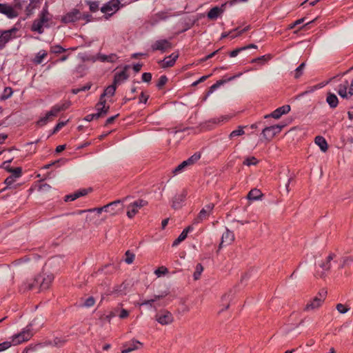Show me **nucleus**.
I'll return each mask as SVG.
<instances>
[{"label": "nucleus", "instance_id": "f257e3e1", "mask_svg": "<svg viewBox=\"0 0 353 353\" xmlns=\"http://www.w3.org/2000/svg\"><path fill=\"white\" fill-rule=\"evenodd\" d=\"M50 19L48 8H43L39 13V17L34 20L30 28L31 31L37 32L39 34H43L44 32V28H50L49 21Z\"/></svg>", "mask_w": 353, "mask_h": 353}, {"label": "nucleus", "instance_id": "f03ea898", "mask_svg": "<svg viewBox=\"0 0 353 353\" xmlns=\"http://www.w3.org/2000/svg\"><path fill=\"white\" fill-rule=\"evenodd\" d=\"M21 8L22 4L20 0H15L14 5H10L6 3H0V13L6 15L9 19H13L18 17Z\"/></svg>", "mask_w": 353, "mask_h": 353}, {"label": "nucleus", "instance_id": "7ed1b4c3", "mask_svg": "<svg viewBox=\"0 0 353 353\" xmlns=\"http://www.w3.org/2000/svg\"><path fill=\"white\" fill-rule=\"evenodd\" d=\"M32 324L28 325L25 329H23L21 332L14 334L12 337V345H17L23 342L28 341L31 339L33 336V333L32 332Z\"/></svg>", "mask_w": 353, "mask_h": 353}, {"label": "nucleus", "instance_id": "20e7f679", "mask_svg": "<svg viewBox=\"0 0 353 353\" xmlns=\"http://www.w3.org/2000/svg\"><path fill=\"white\" fill-rule=\"evenodd\" d=\"M327 291L324 289L321 290L319 292L318 295L306 304L304 310H314L321 307L325 299Z\"/></svg>", "mask_w": 353, "mask_h": 353}, {"label": "nucleus", "instance_id": "39448f33", "mask_svg": "<svg viewBox=\"0 0 353 353\" xmlns=\"http://www.w3.org/2000/svg\"><path fill=\"white\" fill-rule=\"evenodd\" d=\"M53 280L54 276L52 274L42 272L35 276V282L39 283V290L41 291L48 289Z\"/></svg>", "mask_w": 353, "mask_h": 353}, {"label": "nucleus", "instance_id": "423d86ee", "mask_svg": "<svg viewBox=\"0 0 353 353\" xmlns=\"http://www.w3.org/2000/svg\"><path fill=\"white\" fill-rule=\"evenodd\" d=\"M214 208V203H208L205 205L199 212L197 216L194 220V224H198L206 219L212 214Z\"/></svg>", "mask_w": 353, "mask_h": 353}, {"label": "nucleus", "instance_id": "0eeeda50", "mask_svg": "<svg viewBox=\"0 0 353 353\" xmlns=\"http://www.w3.org/2000/svg\"><path fill=\"white\" fill-rule=\"evenodd\" d=\"M283 125H274L265 127L263 129L261 134L264 139L270 141L276 134L281 132Z\"/></svg>", "mask_w": 353, "mask_h": 353}, {"label": "nucleus", "instance_id": "6e6552de", "mask_svg": "<svg viewBox=\"0 0 353 353\" xmlns=\"http://www.w3.org/2000/svg\"><path fill=\"white\" fill-rule=\"evenodd\" d=\"M148 205V201L143 199H138L128 206L127 216L132 219L139 212V210Z\"/></svg>", "mask_w": 353, "mask_h": 353}, {"label": "nucleus", "instance_id": "1a4fd4ad", "mask_svg": "<svg viewBox=\"0 0 353 353\" xmlns=\"http://www.w3.org/2000/svg\"><path fill=\"white\" fill-rule=\"evenodd\" d=\"M18 30V28H12L0 33V50L3 49L8 41L17 37Z\"/></svg>", "mask_w": 353, "mask_h": 353}, {"label": "nucleus", "instance_id": "9d476101", "mask_svg": "<svg viewBox=\"0 0 353 353\" xmlns=\"http://www.w3.org/2000/svg\"><path fill=\"white\" fill-rule=\"evenodd\" d=\"M81 19V12L77 9L73 8L70 12L65 13L61 17V21L63 23H75Z\"/></svg>", "mask_w": 353, "mask_h": 353}, {"label": "nucleus", "instance_id": "9b49d317", "mask_svg": "<svg viewBox=\"0 0 353 353\" xmlns=\"http://www.w3.org/2000/svg\"><path fill=\"white\" fill-rule=\"evenodd\" d=\"M155 320L162 325L171 324L174 321L172 313L168 310H161L155 316Z\"/></svg>", "mask_w": 353, "mask_h": 353}, {"label": "nucleus", "instance_id": "f8f14e48", "mask_svg": "<svg viewBox=\"0 0 353 353\" xmlns=\"http://www.w3.org/2000/svg\"><path fill=\"white\" fill-rule=\"evenodd\" d=\"M119 0H111L101 8V11L110 17L119 10Z\"/></svg>", "mask_w": 353, "mask_h": 353}, {"label": "nucleus", "instance_id": "ddd939ff", "mask_svg": "<svg viewBox=\"0 0 353 353\" xmlns=\"http://www.w3.org/2000/svg\"><path fill=\"white\" fill-rule=\"evenodd\" d=\"M336 257V254L334 253H330L328 256L326 258L325 261H322L319 266L322 269V271L319 272H317V276L323 278L326 275V272H327L331 268V261Z\"/></svg>", "mask_w": 353, "mask_h": 353}, {"label": "nucleus", "instance_id": "4468645a", "mask_svg": "<svg viewBox=\"0 0 353 353\" xmlns=\"http://www.w3.org/2000/svg\"><path fill=\"white\" fill-rule=\"evenodd\" d=\"M172 46L171 42L168 39H160L154 42L151 46L152 51H161L164 52L168 49L172 48Z\"/></svg>", "mask_w": 353, "mask_h": 353}, {"label": "nucleus", "instance_id": "2eb2a0df", "mask_svg": "<svg viewBox=\"0 0 353 353\" xmlns=\"http://www.w3.org/2000/svg\"><path fill=\"white\" fill-rule=\"evenodd\" d=\"M179 56L178 52H173L170 55L165 57L163 60L159 61L158 63L162 68L172 67L175 64Z\"/></svg>", "mask_w": 353, "mask_h": 353}, {"label": "nucleus", "instance_id": "dca6fc26", "mask_svg": "<svg viewBox=\"0 0 353 353\" xmlns=\"http://www.w3.org/2000/svg\"><path fill=\"white\" fill-rule=\"evenodd\" d=\"M143 347V343L136 339L126 342L123 345L121 353H129L134 350L141 349Z\"/></svg>", "mask_w": 353, "mask_h": 353}, {"label": "nucleus", "instance_id": "f3484780", "mask_svg": "<svg viewBox=\"0 0 353 353\" xmlns=\"http://www.w3.org/2000/svg\"><path fill=\"white\" fill-rule=\"evenodd\" d=\"M97 112L95 113L98 118L105 117L110 109V105H106V100L99 99V102L95 105Z\"/></svg>", "mask_w": 353, "mask_h": 353}, {"label": "nucleus", "instance_id": "a211bd4d", "mask_svg": "<svg viewBox=\"0 0 353 353\" xmlns=\"http://www.w3.org/2000/svg\"><path fill=\"white\" fill-rule=\"evenodd\" d=\"M290 111V106L289 105H285L281 107L276 108L274 110L271 114L265 115L264 117L269 118L272 117L274 119H278L282 115L288 114Z\"/></svg>", "mask_w": 353, "mask_h": 353}, {"label": "nucleus", "instance_id": "6ab92c4d", "mask_svg": "<svg viewBox=\"0 0 353 353\" xmlns=\"http://www.w3.org/2000/svg\"><path fill=\"white\" fill-rule=\"evenodd\" d=\"M92 191L91 188L89 189H81L79 190L76 191L75 192L72 194H70L68 195H65L64 197V201L65 202L68 201H72L76 200L77 199L87 195L89 192Z\"/></svg>", "mask_w": 353, "mask_h": 353}, {"label": "nucleus", "instance_id": "aec40b11", "mask_svg": "<svg viewBox=\"0 0 353 353\" xmlns=\"http://www.w3.org/2000/svg\"><path fill=\"white\" fill-rule=\"evenodd\" d=\"M105 206H108L109 208L105 210V212L110 213L111 215L117 214L120 210L122 209V201L121 200H116L113 202H111Z\"/></svg>", "mask_w": 353, "mask_h": 353}, {"label": "nucleus", "instance_id": "412c9836", "mask_svg": "<svg viewBox=\"0 0 353 353\" xmlns=\"http://www.w3.org/2000/svg\"><path fill=\"white\" fill-rule=\"evenodd\" d=\"M130 68L129 65H125L123 70L117 72L114 75V83L115 85L119 84L121 82L124 81L125 80L128 79L129 77V75L128 74V70Z\"/></svg>", "mask_w": 353, "mask_h": 353}, {"label": "nucleus", "instance_id": "4be33fe9", "mask_svg": "<svg viewBox=\"0 0 353 353\" xmlns=\"http://www.w3.org/2000/svg\"><path fill=\"white\" fill-rule=\"evenodd\" d=\"M187 196V191L183 190L181 193L175 195L172 200V207L174 209L179 208Z\"/></svg>", "mask_w": 353, "mask_h": 353}, {"label": "nucleus", "instance_id": "5701e85b", "mask_svg": "<svg viewBox=\"0 0 353 353\" xmlns=\"http://www.w3.org/2000/svg\"><path fill=\"white\" fill-rule=\"evenodd\" d=\"M165 295L161 294V295H154L152 299L149 300H145L141 303H139L138 305L139 306H143L147 305L149 307L154 308V310H157V305L154 304L155 302L157 301H160L161 299L165 297Z\"/></svg>", "mask_w": 353, "mask_h": 353}, {"label": "nucleus", "instance_id": "b1692460", "mask_svg": "<svg viewBox=\"0 0 353 353\" xmlns=\"http://www.w3.org/2000/svg\"><path fill=\"white\" fill-rule=\"evenodd\" d=\"M193 230V227L191 226V225H189L188 227H187L186 228H185L182 232L180 234V235L177 237V239H176L173 243H172V246L173 247H175L176 245H178L181 242H182L183 241H184L187 236H188V234L192 231Z\"/></svg>", "mask_w": 353, "mask_h": 353}, {"label": "nucleus", "instance_id": "393cba45", "mask_svg": "<svg viewBox=\"0 0 353 353\" xmlns=\"http://www.w3.org/2000/svg\"><path fill=\"white\" fill-rule=\"evenodd\" d=\"M234 239V236L232 232L229 230H226V231L223 234L221 237V242L220 243V247L223 245H229L230 244Z\"/></svg>", "mask_w": 353, "mask_h": 353}, {"label": "nucleus", "instance_id": "a878e982", "mask_svg": "<svg viewBox=\"0 0 353 353\" xmlns=\"http://www.w3.org/2000/svg\"><path fill=\"white\" fill-rule=\"evenodd\" d=\"M68 108V105L62 104V105H55L50 109L48 112L51 115V117L54 119L57 117L58 114L61 112L65 110Z\"/></svg>", "mask_w": 353, "mask_h": 353}, {"label": "nucleus", "instance_id": "bb28decb", "mask_svg": "<svg viewBox=\"0 0 353 353\" xmlns=\"http://www.w3.org/2000/svg\"><path fill=\"white\" fill-rule=\"evenodd\" d=\"M117 90V85H115L114 83L108 86L103 91V92L100 96V99L105 100V97H113L115 94Z\"/></svg>", "mask_w": 353, "mask_h": 353}, {"label": "nucleus", "instance_id": "cd10ccee", "mask_svg": "<svg viewBox=\"0 0 353 353\" xmlns=\"http://www.w3.org/2000/svg\"><path fill=\"white\" fill-rule=\"evenodd\" d=\"M326 102L331 108H335L339 104V99L336 94L329 92L326 97Z\"/></svg>", "mask_w": 353, "mask_h": 353}, {"label": "nucleus", "instance_id": "c85d7f7f", "mask_svg": "<svg viewBox=\"0 0 353 353\" xmlns=\"http://www.w3.org/2000/svg\"><path fill=\"white\" fill-rule=\"evenodd\" d=\"M263 196L262 192L260 190L254 188L251 190L248 194L247 198L249 200L256 201L260 199Z\"/></svg>", "mask_w": 353, "mask_h": 353}, {"label": "nucleus", "instance_id": "c756f323", "mask_svg": "<svg viewBox=\"0 0 353 353\" xmlns=\"http://www.w3.org/2000/svg\"><path fill=\"white\" fill-rule=\"evenodd\" d=\"M314 142L317 145L319 146L320 149L323 152H326L327 150V143L324 137L321 136H317L314 139Z\"/></svg>", "mask_w": 353, "mask_h": 353}, {"label": "nucleus", "instance_id": "7c9ffc66", "mask_svg": "<svg viewBox=\"0 0 353 353\" xmlns=\"http://www.w3.org/2000/svg\"><path fill=\"white\" fill-rule=\"evenodd\" d=\"M22 288L23 290H37V292H41L39 290V283H37L35 282V278L32 281H30L28 283H23L22 285Z\"/></svg>", "mask_w": 353, "mask_h": 353}, {"label": "nucleus", "instance_id": "2f4dec72", "mask_svg": "<svg viewBox=\"0 0 353 353\" xmlns=\"http://www.w3.org/2000/svg\"><path fill=\"white\" fill-rule=\"evenodd\" d=\"M118 57L115 54H110L109 55L99 54L98 59L101 62L114 63L117 60Z\"/></svg>", "mask_w": 353, "mask_h": 353}, {"label": "nucleus", "instance_id": "473e14b6", "mask_svg": "<svg viewBox=\"0 0 353 353\" xmlns=\"http://www.w3.org/2000/svg\"><path fill=\"white\" fill-rule=\"evenodd\" d=\"M248 126L239 125L236 130H234L230 132L229 134V139H232L236 137H239L245 134L244 129Z\"/></svg>", "mask_w": 353, "mask_h": 353}, {"label": "nucleus", "instance_id": "72a5a7b5", "mask_svg": "<svg viewBox=\"0 0 353 353\" xmlns=\"http://www.w3.org/2000/svg\"><path fill=\"white\" fill-rule=\"evenodd\" d=\"M348 87V82L346 81L344 84H340L339 85L338 88V94L342 97V98H347V89Z\"/></svg>", "mask_w": 353, "mask_h": 353}, {"label": "nucleus", "instance_id": "f704fd0d", "mask_svg": "<svg viewBox=\"0 0 353 353\" xmlns=\"http://www.w3.org/2000/svg\"><path fill=\"white\" fill-rule=\"evenodd\" d=\"M54 119L51 117V115H50V114L48 112L46 113V114L43 117H41L37 122V125L40 126V127H42L45 125H46L49 121H52Z\"/></svg>", "mask_w": 353, "mask_h": 353}, {"label": "nucleus", "instance_id": "c9c22d12", "mask_svg": "<svg viewBox=\"0 0 353 353\" xmlns=\"http://www.w3.org/2000/svg\"><path fill=\"white\" fill-rule=\"evenodd\" d=\"M47 56V52L46 50H40L36 55L34 62L36 64H40L42 63L43 59Z\"/></svg>", "mask_w": 353, "mask_h": 353}, {"label": "nucleus", "instance_id": "e433bc0d", "mask_svg": "<svg viewBox=\"0 0 353 353\" xmlns=\"http://www.w3.org/2000/svg\"><path fill=\"white\" fill-rule=\"evenodd\" d=\"M221 12V9L218 7H214L208 12V17L210 19H214L218 17Z\"/></svg>", "mask_w": 353, "mask_h": 353}, {"label": "nucleus", "instance_id": "4c0bfd02", "mask_svg": "<svg viewBox=\"0 0 353 353\" xmlns=\"http://www.w3.org/2000/svg\"><path fill=\"white\" fill-rule=\"evenodd\" d=\"M6 170L8 172L12 173V174L11 176H13L15 179L20 177L22 173V169L20 167L15 168H6Z\"/></svg>", "mask_w": 353, "mask_h": 353}, {"label": "nucleus", "instance_id": "58836bf2", "mask_svg": "<svg viewBox=\"0 0 353 353\" xmlns=\"http://www.w3.org/2000/svg\"><path fill=\"white\" fill-rule=\"evenodd\" d=\"M12 93L13 91L10 87H6L0 97L1 100H6L9 99L12 96Z\"/></svg>", "mask_w": 353, "mask_h": 353}, {"label": "nucleus", "instance_id": "ea45409f", "mask_svg": "<svg viewBox=\"0 0 353 353\" xmlns=\"http://www.w3.org/2000/svg\"><path fill=\"white\" fill-rule=\"evenodd\" d=\"M259 163L258 159L254 157H247L243 164L247 166L256 165Z\"/></svg>", "mask_w": 353, "mask_h": 353}, {"label": "nucleus", "instance_id": "a19ab883", "mask_svg": "<svg viewBox=\"0 0 353 353\" xmlns=\"http://www.w3.org/2000/svg\"><path fill=\"white\" fill-rule=\"evenodd\" d=\"M67 341L65 337H56L53 339L52 343L57 347L63 346Z\"/></svg>", "mask_w": 353, "mask_h": 353}, {"label": "nucleus", "instance_id": "79ce46f5", "mask_svg": "<svg viewBox=\"0 0 353 353\" xmlns=\"http://www.w3.org/2000/svg\"><path fill=\"white\" fill-rule=\"evenodd\" d=\"M305 66V63H302L296 68V70H294V77L295 79H299L300 77L302 76Z\"/></svg>", "mask_w": 353, "mask_h": 353}, {"label": "nucleus", "instance_id": "37998d69", "mask_svg": "<svg viewBox=\"0 0 353 353\" xmlns=\"http://www.w3.org/2000/svg\"><path fill=\"white\" fill-rule=\"evenodd\" d=\"M203 271V267L201 263H198L196 265L195 271L194 272L193 276L194 280H198L200 278V276Z\"/></svg>", "mask_w": 353, "mask_h": 353}, {"label": "nucleus", "instance_id": "c03bdc74", "mask_svg": "<svg viewBox=\"0 0 353 353\" xmlns=\"http://www.w3.org/2000/svg\"><path fill=\"white\" fill-rule=\"evenodd\" d=\"M190 165L188 163V162L185 161H183L182 163H181L177 167L174 168L173 170V172L176 174L177 173H179L182 172L185 168L189 166Z\"/></svg>", "mask_w": 353, "mask_h": 353}, {"label": "nucleus", "instance_id": "a18cd8bd", "mask_svg": "<svg viewBox=\"0 0 353 353\" xmlns=\"http://www.w3.org/2000/svg\"><path fill=\"white\" fill-rule=\"evenodd\" d=\"M201 158V154L199 153H194L192 156L188 158L186 161L190 165H193L195 162H196Z\"/></svg>", "mask_w": 353, "mask_h": 353}, {"label": "nucleus", "instance_id": "49530a36", "mask_svg": "<svg viewBox=\"0 0 353 353\" xmlns=\"http://www.w3.org/2000/svg\"><path fill=\"white\" fill-rule=\"evenodd\" d=\"M125 263L128 264L132 263L134 260L135 255L133 253L130 252L129 250H128L125 252Z\"/></svg>", "mask_w": 353, "mask_h": 353}, {"label": "nucleus", "instance_id": "de8ad7c7", "mask_svg": "<svg viewBox=\"0 0 353 353\" xmlns=\"http://www.w3.org/2000/svg\"><path fill=\"white\" fill-rule=\"evenodd\" d=\"M168 82V78L165 75H162L159 79V81L157 83V87L159 89H161Z\"/></svg>", "mask_w": 353, "mask_h": 353}, {"label": "nucleus", "instance_id": "09e8293b", "mask_svg": "<svg viewBox=\"0 0 353 353\" xmlns=\"http://www.w3.org/2000/svg\"><path fill=\"white\" fill-rule=\"evenodd\" d=\"M336 309L337 311L341 314H345L347 312L350 310V307H348L347 305H345L342 303H338L336 306Z\"/></svg>", "mask_w": 353, "mask_h": 353}, {"label": "nucleus", "instance_id": "8fccbe9b", "mask_svg": "<svg viewBox=\"0 0 353 353\" xmlns=\"http://www.w3.org/2000/svg\"><path fill=\"white\" fill-rule=\"evenodd\" d=\"M50 51L51 52L54 54H60L64 52L65 51V49L59 45H56L51 46Z\"/></svg>", "mask_w": 353, "mask_h": 353}, {"label": "nucleus", "instance_id": "3c124183", "mask_svg": "<svg viewBox=\"0 0 353 353\" xmlns=\"http://www.w3.org/2000/svg\"><path fill=\"white\" fill-rule=\"evenodd\" d=\"M88 5L92 12H95L99 10V4L97 1H89Z\"/></svg>", "mask_w": 353, "mask_h": 353}, {"label": "nucleus", "instance_id": "603ef678", "mask_svg": "<svg viewBox=\"0 0 353 353\" xmlns=\"http://www.w3.org/2000/svg\"><path fill=\"white\" fill-rule=\"evenodd\" d=\"M67 121H59L53 128L52 134L58 132L63 126L65 125Z\"/></svg>", "mask_w": 353, "mask_h": 353}, {"label": "nucleus", "instance_id": "864d4df0", "mask_svg": "<svg viewBox=\"0 0 353 353\" xmlns=\"http://www.w3.org/2000/svg\"><path fill=\"white\" fill-rule=\"evenodd\" d=\"M167 272H168V269L163 266L159 268L158 269H157L154 271V274L159 277L162 275L165 274Z\"/></svg>", "mask_w": 353, "mask_h": 353}, {"label": "nucleus", "instance_id": "5fc2aeb1", "mask_svg": "<svg viewBox=\"0 0 353 353\" xmlns=\"http://www.w3.org/2000/svg\"><path fill=\"white\" fill-rule=\"evenodd\" d=\"M95 300L92 296H90L85 301L83 305L85 307H92L94 305Z\"/></svg>", "mask_w": 353, "mask_h": 353}, {"label": "nucleus", "instance_id": "6e6d98bb", "mask_svg": "<svg viewBox=\"0 0 353 353\" xmlns=\"http://www.w3.org/2000/svg\"><path fill=\"white\" fill-rule=\"evenodd\" d=\"M12 345L10 341H4L0 343V352L8 349Z\"/></svg>", "mask_w": 353, "mask_h": 353}, {"label": "nucleus", "instance_id": "4d7b16f0", "mask_svg": "<svg viewBox=\"0 0 353 353\" xmlns=\"http://www.w3.org/2000/svg\"><path fill=\"white\" fill-rule=\"evenodd\" d=\"M108 208H109L108 206H103L101 208H95L89 209L87 211L88 212H97L98 214H101L103 211L105 212V210H107V209Z\"/></svg>", "mask_w": 353, "mask_h": 353}, {"label": "nucleus", "instance_id": "13d9d810", "mask_svg": "<svg viewBox=\"0 0 353 353\" xmlns=\"http://www.w3.org/2000/svg\"><path fill=\"white\" fill-rule=\"evenodd\" d=\"M15 178L13 176H8L4 183L6 185V188H10L11 185L15 181Z\"/></svg>", "mask_w": 353, "mask_h": 353}, {"label": "nucleus", "instance_id": "bf43d9fd", "mask_svg": "<svg viewBox=\"0 0 353 353\" xmlns=\"http://www.w3.org/2000/svg\"><path fill=\"white\" fill-rule=\"evenodd\" d=\"M152 80V74L150 72H144L142 74V81L149 83Z\"/></svg>", "mask_w": 353, "mask_h": 353}, {"label": "nucleus", "instance_id": "052dcab7", "mask_svg": "<svg viewBox=\"0 0 353 353\" xmlns=\"http://www.w3.org/2000/svg\"><path fill=\"white\" fill-rule=\"evenodd\" d=\"M245 50V48H243V47L236 48L230 52V57H235L239 54V52H241V51Z\"/></svg>", "mask_w": 353, "mask_h": 353}, {"label": "nucleus", "instance_id": "680f3d73", "mask_svg": "<svg viewBox=\"0 0 353 353\" xmlns=\"http://www.w3.org/2000/svg\"><path fill=\"white\" fill-rule=\"evenodd\" d=\"M148 98L149 96L148 94H145L143 92H142L139 97V103H146Z\"/></svg>", "mask_w": 353, "mask_h": 353}, {"label": "nucleus", "instance_id": "e2e57ef3", "mask_svg": "<svg viewBox=\"0 0 353 353\" xmlns=\"http://www.w3.org/2000/svg\"><path fill=\"white\" fill-rule=\"evenodd\" d=\"M81 19H83V20L85 21L86 22H90L92 19V16L88 13L81 14Z\"/></svg>", "mask_w": 353, "mask_h": 353}, {"label": "nucleus", "instance_id": "0e129e2a", "mask_svg": "<svg viewBox=\"0 0 353 353\" xmlns=\"http://www.w3.org/2000/svg\"><path fill=\"white\" fill-rule=\"evenodd\" d=\"M99 119L98 117H97L96 114L94 113V114H88L87 116H85L84 119L87 121H91L94 119Z\"/></svg>", "mask_w": 353, "mask_h": 353}, {"label": "nucleus", "instance_id": "69168bd1", "mask_svg": "<svg viewBox=\"0 0 353 353\" xmlns=\"http://www.w3.org/2000/svg\"><path fill=\"white\" fill-rule=\"evenodd\" d=\"M128 315H129L128 311L125 309H122L119 316L121 319H125V318L128 317Z\"/></svg>", "mask_w": 353, "mask_h": 353}, {"label": "nucleus", "instance_id": "338daca9", "mask_svg": "<svg viewBox=\"0 0 353 353\" xmlns=\"http://www.w3.org/2000/svg\"><path fill=\"white\" fill-rule=\"evenodd\" d=\"M119 116V114H117L115 116H112V117H109L106 121H105V125L107 126L110 124H111L112 123L114 122V121L115 120V119Z\"/></svg>", "mask_w": 353, "mask_h": 353}, {"label": "nucleus", "instance_id": "774afa93", "mask_svg": "<svg viewBox=\"0 0 353 353\" xmlns=\"http://www.w3.org/2000/svg\"><path fill=\"white\" fill-rule=\"evenodd\" d=\"M352 259L350 257H345L343 259L342 264L340 265L341 268H343L347 263L352 261Z\"/></svg>", "mask_w": 353, "mask_h": 353}]
</instances>
